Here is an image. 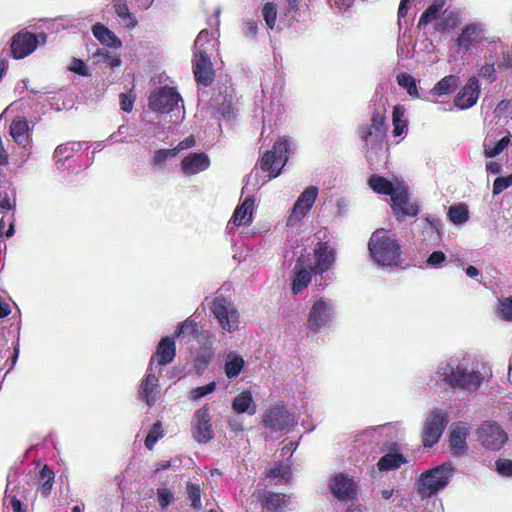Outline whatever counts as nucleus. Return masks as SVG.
<instances>
[{
	"label": "nucleus",
	"mask_w": 512,
	"mask_h": 512,
	"mask_svg": "<svg viewBox=\"0 0 512 512\" xmlns=\"http://www.w3.org/2000/svg\"><path fill=\"white\" fill-rule=\"evenodd\" d=\"M436 377L447 388L472 395L489 383L492 369L472 355L459 354L439 363Z\"/></svg>",
	"instance_id": "1"
},
{
	"label": "nucleus",
	"mask_w": 512,
	"mask_h": 512,
	"mask_svg": "<svg viewBox=\"0 0 512 512\" xmlns=\"http://www.w3.org/2000/svg\"><path fill=\"white\" fill-rule=\"evenodd\" d=\"M215 46L208 30L200 31L194 42L193 72L198 84L209 86L213 81L214 72L210 54Z\"/></svg>",
	"instance_id": "2"
},
{
	"label": "nucleus",
	"mask_w": 512,
	"mask_h": 512,
	"mask_svg": "<svg viewBox=\"0 0 512 512\" xmlns=\"http://www.w3.org/2000/svg\"><path fill=\"white\" fill-rule=\"evenodd\" d=\"M368 249L372 259L379 266L391 267L398 264L400 245L388 231L384 229L374 231L370 237Z\"/></svg>",
	"instance_id": "3"
},
{
	"label": "nucleus",
	"mask_w": 512,
	"mask_h": 512,
	"mask_svg": "<svg viewBox=\"0 0 512 512\" xmlns=\"http://www.w3.org/2000/svg\"><path fill=\"white\" fill-rule=\"evenodd\" d=\"M455 473L451 462H445L422 473L418 479V491L422 497H430L445 489Z\"/></svg>",
	"instance_id": "4"
},
{
	"label": "nucleus",
	"mask_w": 512,
	"mask_h": 512,
	"mask_svg": "<svg viewBox=\"0 0 512 512\" xmlns=\"http://www.w3.org/2000/svg\"><path fill=\"white\" fill-rule=\"evenodd\" d=\"M335 303L332 299H316L307 316V328L315 333L332 326L335 319Z\"/></svg>",
	"instance_id": "5"
},
{
	"label": "nucleus",
	"mask_w": 512,
	"mask_h": 512,
	"mask_svg": "<svg viewBox=\"0 0 512 512\" xmlns=\"http://www.w3.org/2000/svg\"><path fill=\"white\" fill-rule=\"evenodd\" d=\"M289 148L290 144L286 139L275 142L273 149L266 151L261 158V170L268 172L270 178L277 177L288 160Z\"/></svg>",
	"instance_id": "6"
},
{
	"label": "nucleus",
	"mask_w": 512,
	"mask_h": 512,
	"mask_svg": "<svg viewBox=\"0 0 512 512\" xmlns=\"http://www.w3.org/2000/svg\"><path fill=\"white\" fill-rule=\"evenodd\" d=\"M481 445L490 451H499L507 442L508 434L495 421H484L477 430Z\"/></svg>",
	"instance_id": "7"
},
{
	"label": "nucleus",
	"mask_w": 512,
	"mask_h": 512,
	"mask_svg": "<svg viewBox=\"0 0 512 512\" xmlns=\"http://www.w3.org/2000/svg\"><path fill=\"white\" fill-rule=\"evenodd\" d=\"M263 423L275 432L288 433L297 424V419L284 405H276L264 413Z\"/></svg>",
	"instance_id": "8"
},
{
	"label": "nucleus",
	"mask_w": 512,
	"mask_h": 512,
	"mask_svg": "<svg viewBox=\"0 0 512 512\" xmlns=\"http://www.w3.org/2000/svg\"><path fill=\"white\" fill-rule=\"evenodd\" d=\"M448 423V415L441 409L432 410L424 423L423 444L425 447H433L442 436Z\"/></svg>",
	"instance_id": "9"
},
{
	"label": "nucleus",
	"mask_w": 512,
	"mask_h": 512,
	"mask_svg": "<svg viewBox=\"0 0 512 512\" xmlns=\"http://www.w3.org/2000/svg\"><path fill=\"white\" fill-rule=\"evenodd\" d=\"M328 487L332 495L342 502L355 500L358 495V482L345 473L333 475L329 479Z\"/></svg>",
	"instance_id": "10"
},
{
	"label": "nucleus",
	"mask_w": 512,
	"mask_h": 512,
	"mask_svg": "<svg viewBox=\"0 0 512 512\" xmlns=\"http://www.w3.org/2000/svg\"><path fill=\"white\" fill-rule=\"evenodd\" d=\"M387 132L385 111H377L373 114L371 124L363 126L359 130L360 137L371 148L381 146Z\"/></svg>",
	"instance_id": "11"
},
{
	"label": "nucleus",
	"mask_w": 512,
	"mask_h": 512,
	"mask_svg": "<svg viewBox=\"0 0 512 512\" xmlns=\"http://www.w3.org/2000/svg\"><path fill=\"white\" fill-rule=\"evenodd\" d=\"M315 262L312 264L310 258L305 256L308 267L314 275H322L327 272L335 263L336 253L332 245L325 241H319L313 250Z\"/></svg>",
	"instance_id": "12"
},
{
	"label": "nucleus",
	"mask_w": 512,
	"mask_h": 512,
	"mask_svg": "<svg viewBox=\"0 0 512 512\" xmlns=\"http://www.w3.org/2000/svg\"><path fill=\"white\" fill-rule=\"evenodd\" d=\"M180 102H182L181 96L171 87H161L149 97V107L160 113H170L178 109Z\"/></svg>",
	"instance_id": "13"
},
{
	"label": "nucleus",
	"mask_w": 512,
	"mask_h": 512,
	"mask_svg": "<svg viewBox=\"0 0 512 512\" xmlns=\"http://www.w3.org/2000/svg\"><path fill=\"white\" fill-rule=\"evenodd\" d=\"M319 194L316 186H308L297 198L288 216L287 224L292 226L299 223L312 209Z\"/></svg>",
	"instance_id": "14"
},
{
	"label": "nucleus",
	"mask_w": 512,
	"mask_h": 512,
	"mask_svg": "<svg viewBox=\"0 0 512 512\" xmlns=\"http://www.w3.org/2000/svg\"><path fill=\"white\" fill-rule=\"evenodd\" d=\"M484 34V24L480 22L469 23L461 30V33L456 39V44L459 48L468 52L477 48V46L483 41H486L487 43L489 42L488 39L484 37Z\"/></svg>",
	"instance_id": "15"
},
{
	"label": "nucleus",
	"mask_w": 512,
	"mask_h": 512,
	"mask_svg": "<svg viewBox=\"0 0 512 512\" xmlns=\"http://www.w3.org/2000/svg\"><path fill=\"white\" fill-rule=\"evenodd\" d=\"M391 202V207L398 220H403L406 217H414L419 213L420 209L418 204L410 201L407 187L404 184L398 187L391 198Z\"/></svg>",
	"instance_id": "16"
},
{
	"label": "nucleus",
	"mask_w": 512,
	"mask_h": 512,
	"mask_svg": "<svg viewBox=\"0 0 512 512\" xmlns=\"http://www.w3.org/2000/svg\"><path fill=\"white\" fill-rule=\"evenodd\" d=\"M159 393V379L154 370V359H151L146 376L139 385L138 397L147 405L152 406L157 401Z\"/></svg>",
	"instance_id": "17"
},
{
	"label": "nucleus",
	"mask_w": 512,
	"mask_h": 512,
	"mask_svg": "<svg viewBox=\"0 0 512 512\" xmlns=\"http://www.w3.org/2000/svg\"><path fill=\"white\" fill-rule=\"evenodd\" d=\"M39 38L45 41L46 35L40 33L35 35L30 32H23L16 34L12 39L11 50L12 54L16 59H22L30 55L39 43Z\"/></svg>",
	"instance_id": "18"
},
{
	"label": "nucleus",
	"mask_w": 512,
	"mask_h": 512,
	"mask_svg": "<svg viewBox=\"0 0 512 512\" xmlns=\"http://www.w3.org/2000/svg\"><path fill=\"white\" fill-rule=\"evenodd\" d=\"M485 55L491 57L494 65L499 69V72L512 68L511 49L500 39H493L488 42Z\"/></svg>",
	"instance_id": "19"
},
{
	"label": "nucleus",
	"mask_w": 512,
	"mask_h": 512,
	"mask_svg": "<svg viewBox=\"0 0 512 512\" xmlns=\"http://www.w3.org/2000/svg\"><path fill=\"white\" fill-rule=\"evenodd\" d=\"M480 96V82L476 76H471L454 98V105L460 110L473 107Z\"/></svg>",
	"instance_id": "20"
},
{
	"label": "nucleus",
	"mask_w": 512,
	"mask_h": 512,
	"mask_svg": "<svg viewBox=\"0 0 512 512\" xmlns=\"http://www.w3.org/2000/svg\"><path fill=\"white\" fill-rule=\"evenodd\" d=\"M180 172L186 177H192L206 171L210 166V158L204 152H191L180 162Z\"/></svg>",
	"instance_id": "21"
},
{
	"label": "nucleus",
	"mask_w": 512,
	"mask_h": 512,
	"mask_svg": "<svg viewBox=\"0 0 512 512\" xmlns=\"http://www.w3.org/2000/svg\"><path fill=\"white\" fill-rule=\"evenodd\" d=\"M468 435L469 426L466 423L460 422L452 425L450 448L454 456L461 457L466 454Z\"/></svg>",
	"instance_id": "22"
},
{
	"label": "nucleus",
	"mask_w": 512,
	"mask_h": 512,
	"mask_svg": "<svg viewBox=\"0 0 512 512\" xmlns=\"http://www.w3.org/2000/svg\"><path fill=\"white\" fill-rule=\"evenodd\" d=\"M210 417L206 408L197 410L194 414V438L199 443H206L212 438L211 425L209 423Z\"/></svg>",
	"instance_id": "23"
},
{
	"label": "nucleus",
	"mask_w": 512,
	"mask_h": 512,
	"mask_svg": "<svg viewBox=\"0 0 512 512\" xmlns=\"http://www.w3.org/2000/svg\"><path fill=\"white\" fill-rule=\"evenodd\" d=\"M9 133L13 140L24 149L31 146L30 127L25 117H15L9 127Z\"/></svg>",
	"instance_id": "24"
},
{
	"label": "nucleus",
	"mask_w": 512,
	"mask_h": 512,
	"mask_svg": "<svg viewBox=\"0 0 512 512\" xmlns=\"http://www.w3.org/2000/svg\"><path fill=\"white\" fill-rule=\"evenodd\" d=\"M295 276L292 284V291L294 294L302 292L311 282L313 271L308 267L305 256H300L294 267Z\"/></svg>",
	"instance_id": "25"
},
{
	"label": "nucleus",
	"mask_w": 512,
	"mask_h": 512,
	"mask_svg": "<svg viewBox=\"0 0 512 512\" xmlns=\"http://www.w3.org/2000/svg\"><path fill=\"white\" fill-rule=\"evenodd\" d=\"M255 206L254 196H247L240 205H238L229 220L228 224L236 226L247 225L252 222Z\"/></svg>",
	"instance_id": "26"
},
{
	"label": "nucleus",
	"mask_w": 512,
	"mask_h": 512,
	"mask_svg": "<svg viewBox=\"0 0 512 512\" xmlns=\"http://www.w3.org/2000/svg\"><path fill=\"white\" fill-rule=\"evenodd\" d=\"M176 354L175 342L170 337H164L158 344L155 354L151 359L157 361L159 366H164L174 360Z\"/></svg>",
	"instance_id": "27"
},
{
	"label": "nucleus",
	"mask_w": 512,
	"mask_h": 512,
	"mask_svg": "<svg viewBox=\"0 0 512 512\" xmlns=\"http://www.w3.org/2000/svg\"><path fill=\"white\" fill-rule=\"evenodd\" d=\"M368 185L375 193L389 195L392 198L398 187L402 186V183L390 181L379 174H373L368 180Z\"/></svg>",
	"instance_id": "28"
},
{
	"label": "nucleus",
	"mask_w": 512,
	"mask_h": 512,
	"mask_svg": "<svg viewBox=\"0 0 512 512\" xmlns=\"http://www.w3.org/2000/svg\"><path fill=\"white\" fill-rule=\"evenodd\" d=\"M231 407L236 414L246 413L251 416L256 413V404L249 390H244L236 395L231 402Z\"/></svg>",
	"instance_id": "29"
},
{
	"label": "nucleus",
	"mask_w": 512,
	"mask_h": 512,
	"mask_svg": "<svg viewBox=\"0 0 512 512\" xmlns=\"http://www.w3.org/2000/svg\"><path fill=\"white\" fill-rule=\"evenodd\" d=\"M459 23V11L455 8L447 7L442 9L440 16L434 24V29L437 32H445L455 28Z\"/></svg>",
	"instance_id": "30"
},
{
	"label": "nucleus",
	"mask_w": 512,
	"mask_h": 512,
	"mask_svg": "<svg viewBox=\"0 0 512 512\" xmlns=\"http://www.w3.org/2000/svg\"><path fill=\"white\" fill-rule=\"evenodd\" d=\"M92 32L94 37L103 45L119 49L122 46V41L119 39V37L112 32L110 29H108L105 25L96 23L92 27Z\"/></svg>",
	"instance_id": "31"
},
{
	"label": "nucleus",
	"mask_w": 512,
	"mask_h": 512,
	"mask_svg": "<svg viewBox=\"0 0 512 512\" xmlns=\"http://www.w3.org/2000/svg\"><path fill=\"white\" fill-rule=\"evenodd\" d=\"M176 156L177 153L173 148L155 150L150 159V166L156 172H166L168 171V161Z\"/></svg>",
	"instance_id": "32"
},
{
	"label": "nucleus",
	"mask_w": 512,
	"mask_h": 512,
	"mask_svg": "<svg viewBox=\"0 0 512 512\" xmlns=\"http://www.w3.org/2000/svg\"><path fill=\"white\" fill-rule=\"evenodd\" d=\"M113 9L124 27L134 29L137 26L138 21L130 12L126 0H113Z\"/></svg>",
	"instance_id": "33"
},
{
	"label": "nucleus",
	"mask_w": 512,
	"mask_h": 512,
	"mask_svg": "<svg viewBox=\"0 0 512 512\" xmlns=\"http://www.w3.org/2000/svg\"><path fill=\"white\" fill-rule=\"evenodd\" d=\"M512 144V135L508 133L498 142H494L491 138L486 137L483 142V153L486 158H493L499 155L506 147Z\"/></svg>",
	"instance_id": "34"
},
{
	"label": "nucleus",
	"mask_w": 512,
	"mask_h": 512,
	"mask_svg": "<svg viewBox=\"0 0 512 512\" xmlns=\"http://www.w3.org/2000/svg\"><path fill=\"white\" fill-rule=\"evenodd\" d=\"M290 502V496L269 492L263 500V506L269 512H281L289 506Z\"/></svg>",
	"instance_id": "35"
},
{
	"label": "nucleus",
	"mask_w": 512,
	"mask_h": 512,
	"mask_svg": "<svg viewBox=\"0 0 512 512\" xmlns=\"http://www.w3.org/2000/svg\"><path fill=\"white\" fill-rule=\"evenodd\" d=\"M81 147L82 145L79 142H68L57 146L54 151V159L58 169H64V162L72 158L74 153L79 151Z\"/></svg>",
	"instance_id": "36"
},
{
	"label": "nucleus",
	"mask_w": 512,
	"mask_h": 512,
	"mask_svg": "<svg viewBox=\"0 0 512 512\" xmlns=\"http://www.w3.org/2000/svg\"><path fill=\"white\" fill-rule=\"evenodd\" d=\"M445 0H435L421 15L418 21V28L422 29L433 21H437L442 9L444 8Z\"/></svg>",
	"instance_id": "37"
},
{
	"label": "nucleus",
	"mask_w": 512,
	"mask_h": 512,
	"mask_svg": "<svg viewBox=\"0 0 512 512\" xmlns=\"http://www.w3.org/2000/svg\"><path fill=\"white\" fill-rule=\"evenodd\" d=\"M244 366L245 361L242 356L235 352L226 353V378L234 379L238 377Z\"/></svg>",
	"instance_id": "38"
},
{
	"label": "nucleus",
	"mask_w": 512,
	"mask_h": 512,
	"mask_svg": "<svg viewBox=\"0 0 512 512\" xmlns=\"http://www.w3.org/2000/svg\"><path fill=\"white\" fill-rule=\"evenodd\" d=\"M406 109L403 105H396L392 112L393 135L395 137L401 136L406 133L408 124L405 119Z\"/></svg>",
	"instance_id": "39"
},
{
	"label": "nucleus",
	"mask_w": 512,
	"mask_h": 512,
	"mask_svg": "<svg viewBox=\"0 0 512 512\" xmlns=\"http://www.w3.org/2000/svg\"><path fill=\"white\" fill-rule=\"evenodd\" d=\"M459 83L460 78L458 76L448 75L437 82L431 92L437 96L447 95L453 92Z\"/></svg>",
	"instance_id": "40"
},
{
	"label": "nucleus",
	"mask_w": 512,
	"mask_h": 512,
	"mask_svg": "<svg viewBox=\"0 0 512 512\" xmlns=\"http://www.w3.org/2000/svg\"><path fill=\"white\" fill-rule=\"evenodd\" d=\"M406 463V459L402 454L388 453L381 457L377 463L379 471H390L399 468Z\"/></svg>",
	"instance_id": "41"
},
{
	"label": "nucleus",
	"mask_w": 512,
	"mask_h": 512,
	"mask_svg": "<svg viewBox=\"0 0 512 512\" xmlns=\"http://www.w3.org/2000/svg\"><path fill=\"white\" fill-rule=\"evenodd\" d=\"M291 468L287 464L276 463L268 472V477L275 481V484H287L291 479Z\"/></svg>",
	"instance_id": "42"
},
{
	"label": "nucleus",
	"mask_w": 512,
	"mask_h": 512,
	"mask_svg": "<svg viewBox=\"0 0 512 512\" xmlns=\"http://www.w3.org/2000/svg\"><path fill=\"white\" fill-rule=\"evenodd\" d=\"M205 305L209 307L210 316H213L218 323L223 326L224 324V298L221 294H218L212 300L205 299Z\"/></svg>",
	"instance_id": "43"
},
{
	"label": "nucleus",
	"mask_w": 512,
	"mask_h": 512,
	"mask_svg": "<svg viewBox=\"0 0 512 512\" xmlns=\"http://www.w3.org/2000/svg\"><path fill=\"white\" fill-rule=\"evenodd\" d=\"M448 218L455 225H463L469 219V211L465 204L452 205L448 209Z\"/></svg>",
	"instance_id": "44"
},
{
	"label": "nucleus",
	"mask_w": 512,
	"mask_h": 512,
	"mask_svg": "<svg viewBox=\"0 0 512 512\" xmlns=\"http://www.w3.org/2000/svg\"><path fill=\"white\" fill-rule=\"evenodd\" d=\"M54 472L45 465L39 475V490L43 496H48L54 484Z\"/></svg>",
	"instance_id": "45"
},
{
	"label": "nucleus",
	"mask_w": 512,
	"mask_h": 512,
	"mask_svg": "<svg viewBox=\"0 0 512 512\" xmlns=\"http://www.w3.org/2000/svg\"><path fill=\"white\" fill-rule=\"evenodd\" d=\"M240 314L234 304L226 301V330L236 331L240 328Z\"/></svg>",
	"instance_id": "46"
},
{
	"label": "nucleus",
	"mask_w": 512,
	"mask_h": 512,
	"mask_svg": "<svg viewBox=\"0 0 512 512\" xmlns=\"http://www.w3.org/2000/svg\"><path fill=\"white\" fill-rule=\"evenodd\" d=\"M397 83L400 87L405 89L411 97L419 98L416 80L410 74L405 72L400 73L397 76Z\"/></svg>",
	"instance_id": "47"
},
{
	"label": "nucleus",
	"mask_w": 512,
	"mask_h": 512,
	"mask_svg": "<svg viewBox=\"0 0 512 512\" xmlns=\"http://www.w3.org/2000/svg\"><path fill=\"white\" fill-rule=\"evenodd\" d=\"M497 72H499V69L494 65L491 57L484 55V63L478 70V76L483 79H487L490 83H492L496 80Z\"/></svg>",
	"instance_id": "48"
},
{
	"label": "nucleus",
	"mask_w": 512,
	"mask_h": 512,
	"mask_svg": "<svg viewBox=\"0 0 512 512\" xmlns=\"http://www.w3.org/2000/svg\"><path fill=\"white\" fill-rule=\"evenodd\" d=\"M198 334V324L188 318L187 320H185L183 323L180 324L179 326V329H178V332H177V337H192V338H195Z\"/></svg>",
	"instance_id": "49"
},
{
	"label": "nucleus",
	"mask_w": 512,
	"mask_h": 512,
	"mask_svg": "<svg viewBox=\"0 0 512 512\" xmlns=\"http://www.w3.org/2000/svg\"><path fill=\"white\" fill-rule=\"evenodd\" d=\"M495 117L498 119H504L505 122L508 119H512V100H502L498 103L494 110Z\"/></svg>",
	"instance_id": "50"
},
{
	"label": "nucleus",
	"mask_w": 512,
	"mask_h": 512,
	"mask_svg": "<svg viewBox=\"0 0 512 512\" xmlns=\"http://www.w3.org/2000/svg\"><path fill=\"white\" fill-rule=\"evenodd\" d=\"M156 498L162 511H166L170 504L174 501V494L167 488H158Z\"/></svg>",
	"instance_id": "51"
},
{
	"label": "nucleus",
	"mask_w": 512,
	"mask_h": 512,
	"mask_svg": "<svg viewBox=\"0 0 512 512\" xmlns=\"http://www.w3.org/2000/svg\"><path fill=\"white\" fill-rule=\"evenodd\" d=\"M163 436L162 430H161V422L157 421L153 424L152 428L150 429L146 439H145V446L147 449L152 450L156 442L159 438Z\"/></svg>",
	"instance_id": "52"
},
{
	"label": "nucleus",
	"mask_w": 512,
	"mask_h": 512,
	"mask_svg": "<svg viewBox=\"0 0 512 512\" xmlns=\"http://www.w3.org/2000/svg\"><path fill=\"white\" fill-rule=\"evenodd\" d=\"M262 15L266 22V25L273 29L276 23L277 8L273 3H266L262 8Z\"/></svg>",
	"instance_id": "53"
},
{
	"label": "nucleus",
	"mask_w": 512,
	"mask_h": 512,
	"mask_svg": "<svg viewBox=\"0 0 512 512\" xmlns=\"http://www.w3.org/2000/svg\"><path fill=\"white\" fill-rule=\"evenodd\" d=\"M216 388V383L211 382L205 386L197 387L189 392L188 398L193 401H199L203 397L212 393Z\"/></svg>",
	"instance_id": "54"
},
{
	"label": "nucleus",
	"mask_w": 512,
	"mask_h": 512,
	"mask_svg": "<svg viewBox=\"0 0 512 512\" xmlns=\"http://www.w3.org/2000/svg\"><path fill=\"white\" fill-rule=\"evenodd\" d=\"M11 482L8 478V484L5 491V498H4V505L7 509H12V512H26L25 508H23V505L20 500L17 499L15 495L9 497L8 496V490Z\"/></svg>",
	"instance_id": "55"
},
{
	"label": "nucleus",
	"mask_w": 512,
	"mask_h": 512,
	"mask_svg": "<svg viewBox=\"0 0 512 512\" xmlns=\"http://www.w3.org/2000/svg\"><path fill=\"white\" fill-rule=\"evenodd\" d=\"M498 314L501 319L512 321V298L505 297L499 300Z\"/></svg>",
	"instance_id": "56"
},
{
	"label": "nucleus",
	"mask_w": 512,
	"mask_h": 512,
	"mask_svg": "<svg viewBox=\"0 0 512 512\" xmlns=\"http://www.w3.org/2000/svg\"><path fill=\"white\" fill-rule=\"evenodd\" d=\"M16 205L15 191L12 189L11 193L0 192V212L12 210Z\"/></svg>",
	"instance_id": "57"
},
{
	"label": "nucleus",
	"mask_w": 512,
	"mask_h": 512,
	"mask_svg": "<svg viewBox=\"0 0 512 512\" xmlns=\"http://www.w3.org/2000/svg\"><path fill=\"white\" fill-rule=\"evenodd\" d=\"M512 186V173L506 177L500 176L497 177L493 183V195H499L505 189Z\"/></svg>",
	"instance_id": "58"
},
{
	"label": "nucleus",
	"mask_w": 512,
	"mask_h": 512,
	"mask_svg": "<svg viewBox=\"0 0 512 512\" xmlns=\"http://www.w3.org/2000/svg\"><path fill=\"white\" fill-rule=\"evenodd\" d=\"M188 498L191 501V505L195 509L201 508V493L200 489L196 484H188L187 486Z\"/></svg>",
	"instance_id": "59"
},
{
	"label": "nucleus",
	"mask_w": 512,
	"mask_h": 512,
	"mask_svg": "<svg viewBox=\"0 0 512 512\" xmlns=\"http://www.w3.org/2000/svg\"><path fill=\"white\" fill-rule=\"evenodd\" d=\"M496 471L499 475L505 477H512V460L510 459H498L495 462Z\"/></svg>",
	"instance_id": "60"
},
{
	"label": "nucleus",
	"mask_w": 512,
	"mask_h": 512,
	"mask_svg": "<svg viewBox=\"0 0 512 512\" xmlns=\"http://www.w3.org/2000/svg\"><path fill=\"white\" fill-rule=\"evenodd\" d=\"M69 70L81 76H89L90 72L87 65L80 59L73 58L69 65Z\"/></svg>",
	"instance_id": "61"
},
{
	"label": "nucleus",
	"mask_w": 512,
	"mask_h": 512,
	"mask_svg": "<svg viewBox=\"0 0 512 512\" xmlns=\"http://www.w3.org/2000/svg\"><path fill=\"white\" fill-rule=\"evenodd\" d=\"M97 63L105 64L106 66H108L110 68H117L121 65L122 61H121V57L119 54L110 53V54H108V56H106L102 59H98Z\"/></svg>",
	"instance_id": "62"
},
{
	"label": "nucleus",
	"mask_w": 512,
	"mask_h": 512,
	"mask_svg": "<svg viewBox=\"0 0 512 512\" xmlns=\"http://www.w3.org/2000/svg\"><path fill=\"white\" fill-rule=\"evenodd\" d=\"M446 260V255L442 251H434L427 258V265L430 267H440L441 264Z\"/></svg>",
	"instance_id": "63"
},
{
	"label": "nucleus",
	"mask_w": 512,
	"mask_h": 512,
	"mask_svg": "<svg viewBox=\"0 0 512 512\" xmlns=\"http://www.w3.org/2000/svg\"><path fill=\"white\" fill-rule=\"evenodd\" d=\"M196 146V139L193 135L188 136L184 140L180 141L173 149L178 154L181 151L193 148Z\"/></svg>",
	"instance_id": "64"
}]
</instances>
